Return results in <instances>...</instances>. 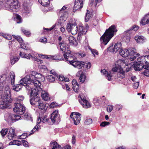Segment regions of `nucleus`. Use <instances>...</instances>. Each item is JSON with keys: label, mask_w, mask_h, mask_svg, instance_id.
<instances>
[{"label": "nucleus", "mask_w": 149, "mask_h": 149, "mask_svg": "<svg viewBox=\"0 0 149 149\" xmlns=\"http://www.w3.org/2000/svg\"><path fill=\"white\" fill-rule=\"evenodd\" d=\"M38 126H36L28 134V133H25L21 135V138L22 139H24L28 136H30L33 134L35 132H36L38 128Z\"/></svg>", "instance_id": "4be33fe9"}, {"label": "nucleus", "mask_w": 149, "mask_h": 149, "mask_svg": "<svg viewBox=\"0 0 149 149\" xmlns=\"http://www.w3.org/2000/svg\"><path fill=\"white\" fill-rule=\"evenodd\" d=\"M0 35L8 40H11L12 38V37L10 36L5 33H1Z\"/></svg>", "instance_id": "37998d69"}, {"label": "nucleus", "mask_w": 149, "mask_h": 149, "mask_svg": "<svg viewBox=\"0 0 149 149\" xmlns=\"http://www.w3.org/2000/svg\"><path fill=\"white\" fill-rule=\"evenodd\" d=\"M12 144L16 145L18 146H20L21 145V142L18 140H14Z\"/></svg>", "instance_id": "680f3d73"}, {"label": "nucleus", "mask_w": 149, "mask_h": 149, "mask_svg": "<svg viewBox=\"0 0 149 149\" xmlns=\"http://www.w3.org/2000/svg\"><path fill=\"white\" fill-rule=\"evenodd\" d=\"M109 124V123L108 122H103L100 124V126L102 127H104L106 125H108Z\"/></svg>", "instance_id": "338daca9"}, {"label": "nucleus", "mask_w": 149, "mask_h": 149, "mask_svg": "<svg viewBox=\"0 0 149 149\" xmlns=\"http://www.w3.org/2000/svg\"><path fill=\"white\" fill-rule=\"evenodd\" d=\"M40 98L39 96H36L33 97H31V104L34 105L35 104L34 103H33L32 101H34L36 102H41V101H40Z\"/></svg>", "instance_id": "f704fd0d"}, {"label": "nucleus", "mask_w": 149, "mask_h": 149, "mask_svg": "<svg viewBox=\"0 0 149 149\" xmlns=\"http://www.w3.org/2000/svg\"><path fill=\"white\" fill-rule=\"evenodd\" d=\"M125 72L123 70V69L120 67L117 74L118 77L121 79L124 78L125 76Z\"/></svg>", "instance_id": "c85d7f7f"}, {"label": "nucleus", "mask_w": 149, "mask_h": 149, "mask_svg": "<svg viewBox=\"0 0 149 149\" xmlns=\"http://www.w3.org/2000/svg\"><path fill=\"white\" fill-rule=\"evenodd\" d=\"M29 86H29H26V88L29 90H31V97H33L38 96V94L39 91H41L42 89H39L36 88H34L32 90V89Z\"/></svg>", "instance_id": "2eb2a0df"}, {"label": "nucleus", "mask_w": 149, "mask_h": 149, "mask_svg": "<svg viewBox=\"0 0 149 149\" xmlns=\"http://www.w3.org/2000/svg\"><path fill=\"white\" fill-rule=\"evenodd\" d=\"M24 99V97L22 95L18 96L17 98V102L20 103V102L23 101Z\"/></svg>", "instance_id": "13d9d810"}, {"label": "nucleus", "mask_w": 149, "mask_h": 149, "mask_svg": "<svg viewBox=\"0 0 149 149\" xmlns=\"http://www.w3.org/2000/svg\"><path fill=\"white\" fill-rule=\"evenodd\" d=\"M19 55H20L22 57L26 58L27 59H30L32 57V55L30 54H29L27 55L24 53H22V52H20Z\"/></svg>", "instance_id": "ea45409f"}, {"label": "nucleus", "mask_w": 149, "mask_h": 149, "mask_svg": "<svg viewBox=\"0 0 149 149\" xmlns=\"http://www.w3.org/2000/svg\"><path fill=\"white\" fill-rule=\"evenodd\" d=\"M101 73L105 75L106 78L109 81L112 80V72H107L104 69L101 71Z\"/></svg>", "instance_id": "aec40b11"}, {"label": "nucleus", "mask_w": 149, "mask_h": 149, "mask_svg": "<svg viewBox=\"0 0 149 149\" xmlns=\"http://www.w3.org/2000/svg\"><path fill=\"white\" fill-rule=\"evenodd\" d=\"M82 63L84 64L83 67L84 66V67L87 69H89L91 66V64L89 62L86 63L82 62Z\"/></svg>", "instance_id": "8fccbe9b"}, {"label": "nucleus", "mask_w": 149, "mask_h": 149, "mask_svg": "<svg viewBox=\"0 0 149 149\" xmlns=\"http://www.w3.org/2000/svg\"><path fill=\"white\" fill-rule=\"evenodd\" d=\"M72 120L74 121V124L77 125L79 124L81 118V114L79 113L73 112L70 115Z\"/></svg>", "instance_id": "1a4fd4ad"}, {"label": "nucleus", "mask_w": 149, "mask_h": 149, "mask_svg": "<svg viewBox=\"0 0 149 149\" xmlns=\"http://www.w3.org/2000/svg\"><path fill=\"white\" fill-rule=\"evenodd\" d=\"M10 75L11 80V85L13 86L15 82V74L13 72H10Z\"/></svg>", "instance_id": "4c0bfd02"}, {"label": "nucleus", "mask_w": 149, "mask_h": 149, "mask_svg": "<svg viewBox=\"0 0 149 149\" xmlns=\"http://www.w3.org/2000/svg\"><path fill=\"white\" fill-rule=\"evenodd\" d=\"M37 73L35 71L31 72L29 76H26L25 78L21 79L20 83L22 85L27 86L28 84L31 83V81L34 79Z\"/></svg>", "instance_id": "423d86ee"}, {"label": "nucleus", "mask_w": 149, "mask_h": 149, "mask_svg": "<svg viewBox=\"0 0 149 149\" xmlns=\"http://www.w3.org/2000/svg\"><path fill=\"white\" fill-rule=\"evenodd\" d=\"M140 22V24L142 25H145L149 24L148 22L147 21V19L145 15L141 19Z\"/></svg>", "instance_id": "58836bf2"}, {"label": "nucleus", "mask_w": 149, "mask_h": 149, "mask_svg": "<svg viewBox=\"0 0 149 149\" xmlns=\"http://www.w3.org/2000/svg\"><path fill=\"white\" fill-rule=\"evenodd\" d=\"M19 7L18 2L15 0H8L4 2V6L2 8H5L6 10L13 12Z\"/></svg>", "instance_id": "20e7f679"}, {"label": "nucleus", "mask_w": 149, "mask_h": 149, "mask_svg": "<svg viewBox=\"0 0 149 149\" xmlns=\"http://www.w3.org/2000/svg\"><path fill=\"white\" fill-rule=\"evenodd\" d=\"M124 50L125 49L123 50L121 48V43H117L115 45L113 49V52H116L118 51L120 53V52L121 51Z\"/></svg>", "instance_id": "393cba45"}, {"label": "nucleus", "mask_w": 149, "mask_h": 149, "mask_svg": "<svg viewBox=\"0 0 149 149\" xmlns=\"http://www.w3.org/2000/svg\"><path fill=\"white\" fill-rule=\"evenodd\" d=\"M8 129H3L1 131V134L3 137L6 135L8 132Z\"/></svg>", "instance_id": "09e8293b"}, {"label": "nucleus", "mask_w": 149, "mask_h": 149, "mask_svg": "<svg viewBox=\"0 0 149 149\" xmlns=\"http://www.w3.org/2000/svg\"><path fill=\"white\" fill-rule=\"evenodd\" d=\"M23 12L26 13H28L29 12V7L25 4L23 5Z\"/></svg>", "instance_id": "a18cd8bd"}, {"label": "nucleus", "mask_w": 149, "mask_h": 149, "mask_svg": "<svg viewBox=\"0 0 149 149\" xmlns=\"http://www.w3.org/2000/svg\"><path fill=\"white\" fill-rule=\"evenodd\" d=\"M63 58L62 55L61 54H58L57 56H51L50 61L53 60H63Z\"/></svg>", "instance_id": "7c9ffc66"}, {"label": "nucleus", "mask_w": 149, "mask_h": 149, "mask_svg": "<svg viewBox=\"0 0 149 149\" xmlns=\"http://www.w3.org/2000/svg\"><path fill=\"white\" fill-rule=\"evenodd\" d=\"M67 7L63 6L59 11V14H60L61 13H63L67 14V12H65V10L67 8Z\"/></svg>", "instance_id": "e2e57ef3"}, {"label": "nucleus", "mask_w": 149, "mask_h": 149, "mask_svg": "<svg viewBox=\"0 0 149 149\" xmlns=\"http://www.w3.org/2000/svg\"><path fill=\"white\" fill-rule=\"evenodd\" d=\"M63 56L65 59L68 61L70 64L72 63L76 60V57L70 53L68 54H63Z\"/></svg>", "instance_id": "4468645a"}, {"label": "nucleus", "mask_w": 149, "mask_h": 149, "mask_svg": "<svg viewBox=\"0 0 149 149\" xmlns=\"http://www.w3.org/2000/svg\"><path fill=\"white\" fill-rule=\"evenodd\" d=\"M15 20L18 23H19L22 22V20L21 16L17 14L15 15Z\"/></svg>", "instance_id": "79ce46f5"}, {"label": "nucleus", "mask_w": 149, "mask_h": 149, "mask_svg": "<svg viewBox=\"0 0 149 149\" xmlns=\"http://www.w3.org/2000/svg\"><path fill=\"white\" fill-rule=\"evenodd\" d=\"M50 145L52 148V149H61V146L56 141L51 142Z\"/></svg>", "instance_id": "bb28decb"}, {"label": "nucleus", "mask_w": 149, "mask_h": 149, "mask_svg": "<svg viewBox=\"0 0 149 149\" xmlns=\"http://www.w3.org/2000/svg\"><path fill=\"white\" fill-rule=\"evenodd\" d=\"M91 52L92 54H93L94 56H95V55H97L98 54V51L95 50L94 49H91Z\"/></svg>", "instance_id": "0e129e2a"}, {"label": "nucleus", "mask_w": 149, "mask_h": 149, "mask_svg": "<svg viewBox=\"0 0 149 149\" xmlns=\"http://www.w3.org/2000/svg\"><path fill=\"white\" fill-rule=\"evenodd\" d=\"M50 75H48L47 77V81L50 82H53L57 76V73L54 70H52L50 72Z\"/></svg>", "instance_id": "ddd939ff"}, {"label": "nucleus", "mask_w": 149, "mask_h": 149, "mask_svg": "<svg viewBox=\"0 0 149 149\" xmlns=\"http://www.w3.org/2000/svg\"><path fill=\"white\" fill-rule=\"evenodd\" d=\"M76 76L79 78V80L80 82L82 83L86 79V76L82 71L80 70L77 73Z\"/></svg>", "instance_id": "dca6fc26"}, {"label": "nucleus", "mask_w": 149, "mask_h": 149, "mask_svg": "<svg viewBox=\"0 0 149 149\" xmlns=\"http://www.w3.org/2000/svg\"><path fill=\"white\" fill-rule=\"evenodd\" d=\"M92 120L91 118L87 119L85 121L84 123L86 125H89L92 123Z\"/></svg>", "instance_id": "4d7b16f0"}, {"label": "nucleus", "mask_w": 149, "mask_h": 149, "mask_svg": "<svg viewBox=\"0 0 149 149\" xmlns=\"http://www.w3.org/2000/svg\"><path fill=\"white\" fill-rule=\"evenodd\" d=\"M19 59L18 58L16 57L13 58H11L10 59V63L11 64H14L15 63V62L17 61Z\"/></svg>", "instance_id": "864d4df0"}, {"label": "nucleus", "mask_w": 149, "mask_h": 149, "mask_svg": "<svg viewBox=\"0 0 149 149\" xmlns=\"http://www.w3.org/2000/svg\"><path fill=\"white\" fill-rule=\"evenodd\" d=\"M134 39L137 42L142 43L144 42L145 38L142 36H137L135 37Z\"/></svg>", "instance_id": "a878e982"}, {"label": "nucleus", "mask_w": 149, "mask_h": 149, "mask_svg": "<svg viewBox=\"0 0 149 149\" xmlns=\"http://www.w3.org/2000/svg\"><path fill=\"white\" fill-rule=\"evenodd\" d=\"M139 28L138 26L136 25H134L129 30H128V31H130V30H134V31H137Z\"/></svg>", "instance_id": "bf43d9fd"}, {"label": "nucleus", "mask_w": 149, "mask_h": 149, "mask_svg": "<svg viewBox=\"0 0 149 149\" xmlns=\"http://www.w3.org/2000/svg\"><path fill=\"white\" fill-rule=\"evenodd\" d=\"M44 79V77L42 76L41 74L37 73L35 76L34 79L38 80H40V81L41 79L43 80Z\"/></svg>", "instance_id": "a19ab883"}, {"label": "nucleus", "mask_w": 149, "mask_h": 149, "mask_svg": "<svg viewBox=\"0 0 149 149\" xmlns=\"http://www.w3.org/2000/svg\"><path fill=\"white\" fill-rule=\"evenodd\" d=\"M38 2L43 6H46L49 4V0H38Z\"/></svg>", "instance_id": "e433bc0d"}, {"label": "nucleus", "mask_w": 149, "mask_h": 149, "mask_svg": "<svg viewBox=\"0 0 149 149\" xmlns=\"http://www.w3.org/2000/svg\"><path fill=\"white\" fill-rule=\"evenodd\" d=\"M117 31L116 26L114 25H112L108 29H107L100 38L101 44L106 45L113 36L115 33Z\"/></svg>", "instance_id": "f03ea898"}, {"label": "nucleus", "mask_w": 149, "mask_h": 149, "mask_svg": "<svg viewBox=\"0 0 149 149\" xmlns=\"http://www.w3.org/2000/svg\"><path fill=\"white\" fill-rule=\"evenodd\" d=\"M4 101H0V109H4L7 107V103L5 100H3Z\"/></svg>", "instance_id": "c9c22d12"}, {"label": "nucleus", "mask_w": 149, "mask_h": 149, "mask_svg": "<svg viewBox=\"0 0 149 149\" xmlns=\"http://www.w3.org/2000/svg\"><path fill=\"white\" fill-rule=\"evenodd\" d=\"M39 56L42 58H46L48 59L49 61H50L51 55H40Z\"/></svg>", "instance_id": "603ef678"}, {"label": "nucleus", "mask_w": 149, "mask_h": 149, "mask_svg": "<svg viewBox=\"0 0 149 149\" xmlns=\"http://www.w3.org/2000/svg\"><path fill=\"white\" fill-rule=\"evenodd\" d=\"M146 58H147L145 56H141L137 59V62L143 65L144 64H146L147 62V61L146 59Z\"/></svg>", "instance_id": "c756f323"}, {"label": "nucleus", "mask_w": 149, "mask_h": 149, "mask_svg": "<svg viewBox=\"0 0 149 149\" xmlns=\"http://www.w3.org/2000/svg\"><path fill=\"white\" fill-rule=\"evenodd\" d=\"M120 67H121L120 66H119L118 68H117L116 67H115L113 68L110 71V72H112V78L113 77V74H114V72H117L118 69L120 68Z\"/></svg>", "instance_id": "6e6d98bb"}, {"label": "nucleus", "mask_w": 149, "mask_h": 149, "mask_svg": "<svg viewBox=\"0 0 149 149\" xmlns=\"http://www.w3.org/2000/svg\"><path fill=\"white\" fill-rule=\"evenodd\" d=\"M22 32L25 34V35L27 37H29L31 36V33L30 31L26 30L23 29L22 30Z\"/></svg>", "instance_id": "de8ad7c7"}, {"label": "nucleus", "mask_w": 149, "mask_h": 149, "mask_svg": "<svg viewBox=\"0 0 149 149\" xmlns=\"http://www.w3.org/2000/svg\"><path fill=\"white\" fill-rule=\"evenodd\" d=\"M71 63V65L74 67L77 68L79 69L81 68L83 66L84 64H83L82 62L76 61V60H75L74 62Z\"/></svg>", "instance_id": "5701e85b"}, {"label": "nucleus", "mask_w": 149, "mask_h": 149, "mask_svg": "<svg viewBox=\"0 0 149 149\" xmlns=\"http://www.w3.org/2000/svg\"><path fill=\"white\" fill-rule=\"evenodd\" d=\"M102 0H91L92 4H94L96 6L97 3L101 2Z\"/></svg>", "instance_id": "052dcab7"}, {"label": "nucleus", "mask_w": 149, "mask_h": 149, "mask_svg": "<svg viewBox=\"0 0 149 149\" xmlns=\"http://www.w3.org/2000/svg\"><path fill=\"white\" fill-rule=\"evenodd\" d=\"M58 113V110H55L51 114V119L53 122H55L56 121H58V120H59V116Z\"/></svg>", "instance_id": "f3484780"}, {"label": "nucleus", "mask_w": 149, "mask_h": 149, "mask_svg": "<svg viewBox=\"0 0 149 149\" xmlns=\"http://www.w3.org/2000/svg\"><path fill=\"white\" fill-rule=\"evenodd\" d=\"M33 60L36 61L38 64H41L43 62V61L37 58L36 57H33L32 56V57L31 58Z\"/></svg>", "instance_id": "3c124183"}, {"label": "nucleus", "mask_w": 149, "mask_h": 149, "mask_svg": "<svg viewBox=\"0 0 149 149\" xmlns=\"http://www.w3.org/2000/svg\"><path fill=\"white\" fill-rule=\"evenodd\" d=\"M66 29L68 32L71 33L74 35H76L78 31L77 39L79 41L82 40L83 37L86 34L87 31V29L82 25L79 26L78 30L77 26L70 23L67 24Z\"/></svg>", "instance_id": "f257e3e1"}, {"label": "nucleus", "mask_w": 149, "mask_h": 149, "mask_svg": "<svg viewBox=\"0 0 149 149\" xmlns=\"http://www.w3.org/2000/svg\"><path fill=\"white\" fill-rule=\"evenodd\" d=\"M143 68L146 69V70H149V63H147L145 65H143Z\"/></svg>", "instance_id": "774afa93"}, {"label": "nucleus", "mask_w": 149, "mask_h": 149, "mask_svg": "<svg viewBox=\"0 0 149 149\" xmlns=\"http://www.w3.org/2000/svg\"><path fill=\"white\" fill-rule=\"evenodd\" d=\"M143 65L139 63L138 62L133 63L131 62L126 65V70L128 72L131 70L132 67L134 68L135 70H140L143 68Z\"/></svg>", "instance_id": "6e6552de"}, {"label": "nucleus", "mask_w": 149, "mask_h": 149, "mask_svg": "<svg viewBox=\"0 0 149 149\" xmlns=\"http://www.w3.org/2000/svg\"><path fill=\"white\" fill-rule=\"evenodd\" d=\"M84 0H75L73 8V12H75L77 10L81 9L83 6Z\"/></svg>", "instance_id": "9b49d317"}, {"label": "nucleus", "mask_w": 149, "mask_h": 149, "mask_svg": "<svg viewBox=\"0 0 149 149\" xmlns=\"http://www.w3.org/2000/svg\"><path fill=\"white\" fill-rule=\"evenodd\" d=\"M72 84L73 85V89L74 91L77 92L79 89V86L77 83L76 81L75 80H73L72 82Z\"/></svg>", "instance_id": "473e14b6"}, {"label": "nucleus", "mask_w": 149, "mask_h": 149, "mask_svg": "<svg viewBox=\"0 0 149 149\" xmlns=\"http://www.w3.org/2000/svg\"><path fill=\"white\" fill-rule=\"evenodd\" d=\"M19 83L20 84H17L16 86H15L14 84H13V86H12L13 87V89L14 91H19L21 88H22V86H29V85L28 84H27V86H24L23 85H22L20 83V81H19Z\"/></svg>", "instance_id": "2f4dec72"}, {"label": "nucleus", "mask_w": 149, "mask_h": 149, "mask_svg": "<svg viewBox=\"0 0 149 149\" xmlns=\"http://www.w3.org/2000/svg\"><path fill=\"white\" fill-rule=\"evenodd\" d=\"M33 85L36 88H35L41 89L40 86L41 84L40 82V80L37 79H33L31 81V83H29V84Z\"/></svg>", "instance_id": "a211bd4d"}, {"label": "nucleus", "mask_w": 149, "mask_h": 149, "mask_svg": "<svg viewBox=\"0 0 149 149\" xmlns=\"http://www.w3.org/2000/svg\"><path fill=\"white\" fill-rule=\"evenodd\" d=\"M59 80L60 81L67 82L68 81L69 79L67 78H65L63 76H59Z\"/></svg>", "instance_id": "5fc2aeb1"}, {"label": "nucleus", "mask_w": 149, "mask_h": 149, "mask_svg": "<svg viewBox=\"0 0 149 149\" xmlns=\"http://www.w3.org/2000/svg\"><path fill=\"white\" fill-rule=\"evenodd\" d=\"M120 54L124 57H126L130 56L129 59L131 61H133L140 56L139 54L134 52L133 48H130L128 49H125L124 50H122L120 52Z\"/></svg>", "instance_id": "7ed1b4c3"}, {"label": "nucleus", "mask_w": 149, "mask_h": 149, "mask_svg": "<svg viewBox=\"0 0 149 149\" xmlns=\"http://www.w3.org/2000/svg\"><path fill=\"white\" fill-rule=\"evenodd\" d=\"M41 97L44 100L48 101L50 99L48 93L44 91L41 90Z\"/></svg>", "instance_id": "412c9836"}, {"label": "nucleus", "mask_w": 149, "mask_h": 149, "mask_svg": "<svg viewBox=\"0 0 149 149\" xmlns=\"http://www.w3.org/2000/svg\"><path fill=\"white\" fill-rule=\"evenodd\" d=\"M39 104L38 108L39 109H45L46 106L43 103L42 101L39 102H38Z\"/></svg>", "instance_id": "49530a36"}, {"label": "nucleus", "mask_w": 149, "mask_h": 149, "mask_svg": "<svg viewBox=\"0 0 149 149\" xmlns=\"http://www.w3.org/2000/svg\"><path fill=\"white\" fill-rule=\"evenodd\" d=\"M69 41L71 45H76L77 44V41L73 36H71L69 38Z\"/></svg>", "instance_id": "72a5a7b5"}, {"label": "nucleus", "mask_w": 149, "mask_h": 149, "mask_svg": "<svg viewBox=\"0 0 149 149\" xmlns=\"http://www.w3.org/2000/svg\"><path fill=\"white\" fill-rule=\"evenodd\" d=\"M58 44L61 50L64 52L63 54H66L71 53L69 46L64 42H60Z\"/></svg>", "instance_id": "9d476101"}, {"label": "nucleus", "mask_w": 149, "mask_h": 149, "mask_svg": "<svg viewBox=\"0 0 149 149\" xmlns=\"http://www.w3.org/2000/svg\"><path fill=\"white\" fill-rule=\"evenodd\" d=\"M10 89L8 86H6L4 88L3 93L1 95V98L3 100H5L8 102H11L12 100L10 97Z\"/></svg>", "instance_id": "39448f33"}, {"label": "nucleus", "mask_w": 149, "mask_h": 149, "mask_svg": "<svg viewBox=\"0 0 149 149\" xmlns=\"http://www.w3.org/2000/svg\"><path fill=\"white\" fill-rule=\"evenodd\" d=\"M21 118L20 115L15 114H12L9 115L8 118V121L11 120L16 121L19 120Z\"/></svg>", "instance_id": "6ab92c4d"}, {"label": "nucleus", "mask_w": 149, "mask_h": 149, "mask_svg": "<svg viewBox=\"0 0 149 149\" xmlns=\"http://www.w3.org/2000/svg\"><path fill=\"white\" fill-rule=\"evenodd\" d=\"M113 106L112 105H108L107 107V111L109 112H110L113 109Z\"/></svg>", "instance_id": "69168bd1"}, {"label": "nucleus", "mask_w": 149, "mask_h": 149, "mask_svg": "<svg viewBox=\"0 0 149 149\" xmlns=\"http://www.w3.org/2000/svg\"><path fill=\"white\" fill-rule=\"evenodd\" d=\"M24 118L26 120H32L31 115L28 113H26L24 115Z\"/></svg>", "instance_id": "c03bdc74"}, {"label": "nucleus", "mask_w": 149, "mask_h": 149, "mask_svg": "<svg viewBox=\"0 0 149 149\" xmlns=\"http://www.w3.org/2000/svg\"><path fill=\"white\" fill-rule=\"evenodd\" d=\"M79 97L80 98L79 99V101L84 108L87 109L91 107L90 103L82 95H79Z\"/></svg>", "instance_id": "f8f14e48"}, {"label": "nucleus", "mask_w": 149, "mask_h": 149, "mask_svg": "<svg viewBox=\"0 0 149 149\" xmlns=\"http://www.w3.org/2000/svg\"><path fill=\"white\" fill-rule=\"evenodd\" d=\"M15 130L14 129L10 128L8 134V137L10 140H12L15 136Z\"/></svg>", "instance_id": "cd10ccee"}, {"label": "nucleus", "mask_w": 149, "mask_h": 149, "mask_svg": "<svg viewBox=\"0 0 149 149\" xmlns=\"http://www.w3.org/2000/svg\"><path fill=\"white\" fill-rule=\"evenodd\" d=\"M13 110L17 114L22 115L25 111L26 108L22 104L16 102L15 104V107H14Z\"/></svg>", "instance_id": "0eeeda50"}, {"label": "nucleus", "mask_w": 149, "mask_h": 149, "mask_svg": "<svg viewBox=\"0 0 149 149\" xmlns=\"http://www.w3.org/2000/svg\"><path fill=\"white\" fill-rule=\"evenodd\" d=\"M39 118V119H38V123L39 120H40V122H42L43 123H46L48 122L49 118L47 117V116L45 115L42 116V114L40 113Z\"/></svg>", "instance_id": "b1692460"}]
</instances>
